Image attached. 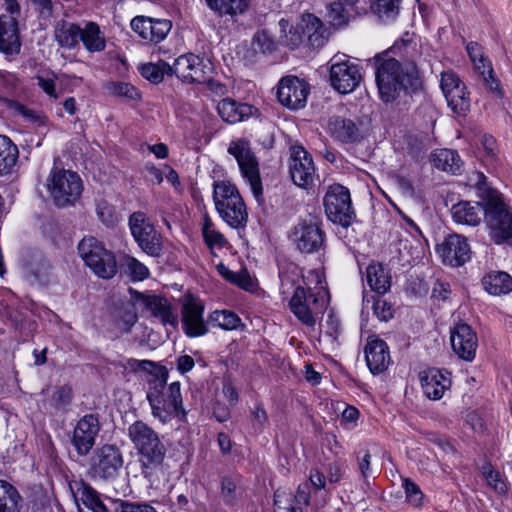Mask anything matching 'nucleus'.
<instances>
[{
	"label": "nucleus",
	"mask_w": 512,
	"mask_h": 512,
	"mask_svg": "<svg viewBox=\"0 0 512 512\" xmlns=\"http://www.w3.org/2000/svg\"><path fill=\"white\" fill-rule=\"evenodd\" d=\"M417 55L416 44L401 39L373 58L375 80L383 102L391 103L402 93L408 95L422 89L423 80L416 64Z\"/></svg>",
	"instance_id": "f257e3e1"
},
{
	"label": "nucleus",
	"mask_w": 512,
	"mask_h": 512,
	"mask_svg": "<svg viewBox=\"0 0 512 512\" xmlns=\"http://www.w3.org/2000/svg\"><path fill=\"white\" fill-rule=\"evenodd\" d=\"M128 435L137 451L142 476L151 484L159 481L167 449L158 433L143 421H136L129 426Z\"/></svg>",
	"instance_id": "f03ea898"
},
{
	"label": "nucleus",
	"mask_w": 512,
	"mask_h": 512,
	"mask_svg": "<svg viewBox=\"0 0 512 512\" xmlns=\"http://www.w3.org/2000/svg\"><path fill=\"white\" fill-rule=\"evenodd\" d=\"M167 372L160 377L154 376L148 381L147 400L151 407L152 415L163 424L173 418L184 419L186 411L183 407L180 382H172L166 388Z\"/></svg>",
	"instance_id": "7ed1b4c3"
},
{
	"label": "nucleus",
	"mask_w": 512,
	"mask_h": 512,
	"mask_svg": "<svg viewBox=\"0 0 512 512\" xmlns=\"http://www.w3.org/2000/svg\"><path fill=\"white\" fill-rule=\"evenodd\" d=\"M213 201L220 217L230 227L244 228L248 212L237 187L229 181H218L213 185Z\"/></svg>",
	"instance_id": "20e7f679"
},
{
	"label": "nucleus",
	"mask_w": 512,
	"mask_h": 512,
	"mask_svg": "<svg viewBox=\"0 0 512 512\" xmlns=\"http://www.w3.org/2000/svg\"><path fill=\"white\" fill-rule=\"evenodd\" d=\"M328 305V295L323 289L313 292L311 288L297 286L289 300L293 315L305 326L314 328L320 315Z\"/></svg>",
	"instance_id": "39448f33"
},
{
	"label": "nucleus",
	"mask_w": 512,
	"mask_h": 512,
	"mask_svg": "<svg viewBox=\"0 0 512 512\" xmlns=\"http://www.w3.org/2000/svg\"><path fill=\"white\" fill-rule=\"evenodd\" d=\"M78 253L85 265L99 278L111 279L117 273L114 253L94 236L84 237L78 244Z\"/></svg>",
	"instance_id": "423d86ee"
},
{
	"label": "nucleus",
	"mask_w": 512,
	"mask_h": 512,
	"mask_svg": "<svg viewBox=\"0 0 512 512\" xmlns=\"http://www.w3.org/2000/svg\"><path fill=\"white\" fill-rule=\"evenodd\" d=\"M47 189L57 207H68L79 200L83 191L80 176L71 170L54 167L47 180Z\"/></svg>",
	"instance_id": "0eeeda50"
},
{
	"label": "nucleus",
	"mask_w": 512,
	"mask_h": 512,
	"mask_svg": "<svg viewBox=\"0 0 512 512\" xmlns=\"http://www.w3.org/2000/svg\"><path fill=\"white\" fill-rule=\"evenodd\" d=\"M485 220L494 243L502 244L512 238V213L501 195L492 193L488 197Z\"/></svg>",
	"instance_id": "6e6552de"
},
{
	"label": "nucleus",
	"mask_w": 512,
	"mask_h": 512,
	"mask_svg": "<svg viewBox=\"0 0 512 512\" xmlns=\"http://www.w3.org/2000/svg\"><path fill=\"white\" fill-rule=\"evenodd\" d=\"M323 204L327 218L334 224L348 227L355 218L348 188L340 184L329 186Z\"/></svg>",
	"instance_id": "1a4fd4ad"
},
{
	"label": "nucleus",
	"mask_w": 512,
	"mask_h": 512,
	"mask_svg": "<svg viewBox=\"0 0 512 512\" xmlns=\"http://www.w3.org/2000/svg\"><path fill=\"white\" fill-rule=\"evenodd\" d=\"M228 153L237 160L243 178L249 183L254 196L259 198L263 192L262 182L259 164L250 143L245 139L232 141L229 144Z\"/></svg>",
	"instance_id": "9d476101"
},
{
	"label": "nucleus",
	"mask_w": 512,
	"mask_h": 512,
	"mask_svg": "<svg viewBox=\"0 0 512 512\" xmlns=\"http://www.w3.org/2000/svg\"><path fill=\"white\" fill-rule=\"evenodd\" d=\"M124 464L122 452L113 444L97 448L90 460V474L100 480H113L118 477Z\"/></svg>",
	"instance_id": "9b49d317"
},
{
	"label": "nucleus",
	"mask_w": 512,
	"mask_h": 512,
	"mask_svg": "<svg viewBox=\"0 0 512 512\" xmlns=\"http://www.w3.org/2000/svg\"><path fill=\"white\" fill-rule=\"evenodd\" d=\"M329 34L320 18L312 13H304L287 45L293 49L306 40L311 47L320 48L327 42Z\"/></svg>",
	"instance_id": "f8f14e48"
},
{
	"label": "nucleus",
	"mask_w": 512,
	"mask_h": 512,
	"mask_svg": "<svg viewBox=\"0 0 512 512\" xmlns=\"http://www.w3.org/2000/svg\"><path fill=\"white\" fill-rule=\"evenodd\" d=\"M360 67L346 56L333 57L330 65L331 86L341 94L353 92L361 83Z\"/></svg>",
	"instance_id": "ddd939ff"
},
{
	"label": "nucleus",
	"mask_w": 512,
	"mask_h": 512,
	"mask_svg": "<svg viewBox=\"0 0 512 512\" xmlns=\"http://www.w3.org/2000/svg\"><path fill=\"white\" fill-rule=\"evenodd\" d=\"M128 225L134 240L145 253L150 256L160 255L161 237L143 212L132 213Z\"/></svg>",
	"instance_id": "4468645a"
},
{
	"label": "nucleus",
	"mask_w": 512,
	"mask_h": 512,
	"mask_svg": "<svg viewBox=\"0 0 512 512\" xmlns=\"http://www.w3.org/2000/svg\"><path fill=\"white\" fill-rule=\"evenodd\" d=\"M211 74V63L193 53L181 55L173 63V75L183 82L199 84L210 82Z\"/></svg>",
	"instance_id": "2eb2a0df"
},
{
	"label": "nucleus",
	"mask_w": 512,
	"mask_h": 512,
	"mask_svg": "<svg viewBox=\"0 0 512 512\" xmlns=\"http://www.w3.org/2000/svg\"><path fill=\"white\" fill-rule=\"evenodd\" d=\"M290 240L301 253L313 254L324 249L326 238L318 224L302 221L293 227Z\"/></svg>",
	"instance_id": "dca6fc26"
},
{
	"label": "nucleus",
	"mask_w": 512,
	"mask_h": 512,
	"mask_svg": "<svg viewBox=\"0 0 512 512\" xmlns=\"http://www.w3.org/2000/svg\"><path fill=\"white\" fill-rule=\"evenodd\" d=\"M289 173L295 185L307 189L314 183L316 168L311 154L302 146H293L289 158Z\"/></svg>",
	"instance_id": "f3484780"
},
{
	"label": "nucleus",
	"mask_w": 512,
	"mask_h": 512,
	"mask_svg": "<svg viewBox=\"0 0 512 512\" xmlns=\"http://www.w3.org/2000/svg\"><path fill=\"white\" fill-rule=\"evenodd\" d=\"M309 94V85L297 76L283 77L277 87V99L291 110L303 108Z\"/></svg>",
	"instance_id": "a211bd4d"
},
{
	"label": "nucleus",
	"mask_w": 512,
	"mask_h": 512,
	"mask_svg": "<svg viewBox=\"0 0 512 512\" xmlns=\"http://www.w3.org/2000/svg\"><path fill=\"white\" fill-rule=\"evenodd\" d=\"M440 87L449 107L454 112L463 114L469 110L470 99L466 87L456 73L453 71L442 72Z\"/></svg>",
	"instance_id": "6ab92c4d"
},
{
	"label": "nucleus",
	"mask_w": 512,
	"mask_h": 512,
	"mask_svg": "<svg viewBox=\"0 0 512 512\" xmlns=\"http://www.w3.org/2000/svg\"><path fill=\"white\" fill-rule=\"evenodd\" d=\"M100 431L99 418L95 414H86L74 427L71 443L79 456H86L95 445Z\"/></svg>",
	"instance_id": "aec40b11"
},
{
	"label": "nucleus",
	"mask_w": 512,
	"mask_h": 512,
	"mask_svg": "<svg viewBox=\"0 0 512 512\" xmlns=\"http://www.w3.org/2000/svg\"><path fill=\"white\" fill-rule=\"evenodd\" d=\"M204 306L202 302L193 297L187 298L181 310L182 329L189 338L204 336L209 329L203 318Z\"/></svg>",
	"instance_id": "412c9836"
},
{
	"label": "nucleus",
	"mask_w": 512,
	"mask_h": 512,
	"mask_svg": "<svg viewBox=\"0 0 512 512\" xmlns=\"http://www.w3.org/2000/svg\"><path fill=\"white\" fill-rule=\"evenodd\" d=\"M451 346L462 360L472 361L478 347V338L474 330L466 323H458L451 330Z\"/></svg>",
	"instance_id": "4be33fe9"
},
{
	"label": "nucleus",
	"mask_w": 512,
	"mask_h": 512,
	"mask_svg": "<svg viewBox=\"0 0 512 512\" xmlns=\"http://www.w3.org/2000/svg\"><path fill=\"white\" fill-rule=\"evenodd\" d=\"M326 132L334 141L342 144L357 143L363 138L358 122L339 115L329 117Z\"/></svg>",
	"instance_id": "5701e85b"
},
{
	"label": "nucleus",
	"mask_w": 512,
	"mask_h": 512,
	"mask_svg": "<svg viewBox=\"0 0 512 512\" xmlns=\"http://www.w3.org/2000/svg\"><path fill=\"white\" fill-rule=\"evenodd\" d=\"M131 28L142 39L151 43H159L167 37L172 23L167 19L136 16L131 20Z\"/></svg>",
	"instance_id": "b1692460"
},
{
	"label": "nucleus",
	"mask_w": 512,
	"mask_h": 512,
	"mask_svg": "<svg viewBox=\"0 0 512 512\" xmlns=\"http://www.w3.org/2000/svg\"><path fill=\"white\" fill-rule=\"evenodd\" d=\"M443 262L452 267H458L470 259V246L467 240L458 235L452 234L445 238L443 243L437 247Z\"/></svg>",
	"instance_id": "393cba45"
},
{
	"label": "nucleus",
	"mask_w": 512,
	"mask_h": 512,
	"mask_svg": "<svg viewBox=\"0 0 512 512\" xmlns=\"http://www.w3.org/2000/svg\"><path fill=\"white\" fill-rule=\"evenodd\" d=\"M449 373L437 368H428L419 375L423 394L430 400H439L451 386Z\"/></svg>",
	"instance_id": "a878e982"
},
{
	"label": "nucleus",
	"mask_w": 512,
	"mask_h": 512,
	"mask_svg": "<svg viewBox=\"0 0 512 512\" xmlns=\"http://www.w3.org/2000/svg\"><path fill=\"white\" fill-rule=\"evenodd\" d=\"M364 353L367 366L373 374L385 371L391 362L388 345L378 337H368Z\"/></svg>",
	"instance_id": "bb28decb"
},
{
	"label": "nucleus",
	"mask_w": 512,
	"mask_h": 512,
	"mask_svg": "<svg viewBox=\"0 0 512 512\" xmlns=\"http://www.w3.org/2000/svg\"><path fill=\"white\" fill-rule=\"evenodd\" d=\"M21 41L18 20L14 16L0 15V52L6 56L20 53Z\"/></svg>",
	"instance_id": "cd10ccee"
},
{
	"label": "nucleus",
	"mask_w": 512,
	"mask_h": 512,
	"mask_svg": "<svg viewBox=\"0 0 512 512\" xmlns=\"http://www.w3.org/2000/svg\"><path fill=\"white\" fill-rule=\"evenodd\" d=\"M142 303L150 314L159 319L163 325L175 328L178 324V316L174 312L170 301L158 295H143Z\"/></svg>",
	"instance_id": "c85d7f7f"
},
{
	"label": "nucleus",
	"mask_w": 512,
	"mask_h": 512,
	"mask_svg": "<svg viewBox=\"0 0 512 512\" xmlns=\"http://www.w3.org/2000/svg\"><path fill=\"white\" fill-rule=\"evenodd\" d=\"M217 111L223 121L235 124L249 118L253 114L254 107L231 98H225L218 103Z\"/></svg>",
	"instance_id": "c756f323"
},
{
	"label": "nucleus",
	"mask_w": 512,
	"mask_h": 512,
	"mask_svg": "<svg viewBox=\"0 0 512 512\" xmlns=\"http://www.w3.org/2000/svg\"><path fill=\"white\" fill-rule=\"evenodd\" d=\"M451 214L453 220L458 224L477 226L480 224L485 207L479 203L462 201L452 206Z\"/></svg>",
	"instance_id": "7c9ffc66"
},
{
	"label": "nucleus",
	"mask_w": 512,
	"mask_h": 512,
	"mask_svg": "<svg viewBox=\"0 0 512 512\" xmlns=\"http://www.w3.org/2000/svg\"><path fill=\"white\" fill-rule=\"evenodd\" d=\"M81 26L67 21L59 20L54 25V38L58 45L62 48L72 50L75 49L80 40Z\"/></svg>",
	"instance_id": "2f4dec72"
},
{
	"label": "nucleus",
	"mask_w": 512,
	"mask_h": 512,
	"mask_svg": "<svg viewBox=\"0 0 512 512\" xmlns=\"http://www.w3.org/2000/svg\"><path fill=\"white\" fill-rule=\"evenodd\" d=\"M89 53H99L106 49V37L100 26L93 21H87L81 28L80 40Z\"/></svg>",
	"instance_id": "473e14b6"
},
{
	"label": "nucleus",
	"mask_w": 512,
	"mask_h": 512,
	"mask_svg": "<svg viewBox=\"0 0 512 512\" xmlns=\"http://www.w3.org/2000/svg\"><path fill=\"white\" fill-rule=\"evenodd\" d=\"M433 166L439 170L460 174L463 162L455 150L437 149L431 154Z\"/></svg>",
	"instance_id": "72a5a7b5"
},
{
	"label": "nucleus",
	"mask_w": 512,
	"mask_h": 512,
	"mask_svg": "<svg viewBox=\"0 0 512 512\" xmlns=\"http://www.w3.org/2000/svg\"><path fill=\"white\" fill-rule=\"evenodd\" d=\"M482 285L491 295H505L512 291V277L504 271H491L482 278Z\"/></svg>",
	"instance_id": "f704fd0d"
},
{
	"label": "nucleus",
	"mask_w": 512,
	"mask_h": 512,
	"mask_svg": "<svg viewBox=\"0 0 512 512\" xmlns=\"http://www.w3.org/2000/svg\"><path fill=\"white\" fill-rule=\"evenodd\" d=\"M302 277V269L296 263L286 261L279 264L280 293L288 296L294 292Z\"/></svg>",
	"instance_id": "c9c22d12"
},
{
	"label": "nucleus",
	"mask_w": 512,
	"mask_h": 512,
	"mask_svg": "<svg viewBox=\"0 0 512 512\" xmlns=\"http://www.w3.org/2000/svg\"><path fill=\"white\" fill-rule=\"evenodd\" d=\"M207 6L220 17L235 19L249 8L248 0H205Z\"/></svg>",
	"instance_id": "e433bc0d"
},
{
	"label": "nucleus",
	"mask_w": 512,
	"mask_h": 512,
	"mask_svg": "<svg viewBox=\"0 0 512 512\" xmlns=\"http://www.w3.org/2000/svg\"><path fill=\"white\" fill-rule=\"evenodd\" d=\"M367 283L379 295L385 294L391 286V278L381 264L369 265L366 269Z\"/></svg>",
	"instance_id": "4c0bfd02"
},
{
	"label": "nucleus",
	"mask_w": 512,
	"mask_h": 512,
	"mask_svg": "<svg viewBox=\"0 0 512 512\" xmlns=\"http://www.w3.org/2000/svg\"><path fill=\"white\" fill-rule=\"evenodd\" d=\"M22 497L7 481L0 480V512H20Z\"/></svg>",
	"instance_id": "58836bf2"
},
{
	"label": "nucleus",
	"mask_w": 512,
	"mask_h": 512,
	"mask_svg": "<svg viewBox=\"0 0 512 512\" xmlns=\"http://www.w3.org/2000/svg\"><path fill=\"white\" fill-rule=\"evenodd\" d=\"M472 63L475 70L478 71L482 77L483 82L489 91L494 93L497 97L502 98L504 96V91L500 85V81L494 76V70L490 60L486 58Z\"/></svg>",
	"instance_id": "ea45409f"
},
{
	"label": "nucleus",
	"mask_w": 512,
	"mask_h": 512,
	"mask_svg": "<svg viewBox=\"0 0 512 512\" xmlns=\"http://www.w3.org/2000/svg\"><path fill=\"white\" fill-rule=\"evenodd\" d=\"M17 146L4 135H0V175L7 174L14 167L18 158Z\"/></svg>",
	"instance_id": "a19ab883"
},
{
	"label": "nucleus",
	"mask_w": 512,
	"mask_h": 512,
	"mask_svg": "<svg viewBox=\"0 0 512 512\" xmlns=\"http://www.w3.org/2000/svg\"><path fill=\"white\" fill-rule=\"evenodd\" d=\"M139 72L151 83L158 84L163 81L165 75H173V65L163 60L156 63H145L139 67Z\"/></svg>",
	"instance_id": "79ce46f5"
},
{
	"label": "nucleus",
	"mask_w": 512,
	"mask_h": 512,
	"mask_svg": "<svg viewBox=\"0 0 512 512\" xmlns=\"http://www.w3.org/2000/svg\"><path fill=\"white\" fill-rule=\"evenodd\" d=\"M209 322L223 330H235L241 324L240 317L230 310H215L209 315Z\"/></svg>",
	"instance_id": "37998d69"
},
{
	"label": "nucleus",
	"mask_w": 512,
	"mask_h": 512,
	"mask_svg": "<svg viewBox=\"0 0 512 512\" xmlns=\"http://www.w3.org/2000/svg\"><path fill=\"white\" fill-rule=\"evenodd\" d=\"M354 6L335 0L327 6L326 17L334 27H341L349 21V12Z\"/></svg>",
	"instance_id": "c03bdc74"
},
{
	"label": "nucleus",
	"mask_w": 512,
	"mask_h": 512,
	"mask_svg": "<svg viewBox=\"0 0 512 512\" xmlns=\"http://www.w3.org/2000/svg\"><path fill=\"white\" fill-rule=\"evenodd\" d=\"M274 512H303L300 505L295 503L291 491L277 489L274 493Z\"/></svg>",
	"instance_id": "a18cd8bd"
},
{
	"label": "nucleus",
	"mask_w": 512,
	"mask_h": 512,
	"mask_svg": "<svg viewBox=\"0 0 512 512\" xmlns=\"http://www.w3.org/2000/svg\"><path fill=\"white\" fill-rule=\"evenodd\" d=\"M370 302H372L374 314L379 320L386 322L393 317L394 310L392 305L380 296L375 298L374 296L364 294L363 308H366Z\"/></svg>",
	"instance_id": "49530a36"
},
{
	"label": "nucleus",
	"mask_w": 512,
	"mask_h": 512,
	"mask_svg": "<svg viewBox=\"0 0 512 512\" xmlns=\"http://www.w3.org/2000/svg\"><path fill=\"white\" fill-rule=\"evenodd\" d=\"M202 235L204 242L210 247L222 248L226 244V239L222 233L214 228V224L208 214L203 216Z\"/></svg>",
	"instance_id": "de8ad7c7"
},
{
	"label": "nucleus",
	"mask_w": 512,
	"mask_h": 512,
	"mask_svg": "<svg viewBox=\"0 0 512 512\" xmlns=\"http://www.w3.org/2000/svg\"><path fill=\"white\" fill-rule=\"evenodd\" d=\"M401 0H372L371 9L382 19H393L399 12Z\"/></svg>",
	"instance_id": "09e8293b"
},
{
	"label": "nucleus",
	"mask_w": 512,
	"mask_h": 512,
	"mask_svg": "<svg viewBox=\"0 0 512 512\" xmlns=\"http://www.w3.org/2000/svg\"><path fill=\"white\" fill-rule=\"evenodd\" d=\"M8 107L17 115L21 116L25 121L30 123H37L38 125H45L47 119L45 116L37 113L35 110L30 109L22 103L14 100L8 101Z\"/></svg>",
	"instance_id": "8fccbe9b"
},
{
	"label": "nucleus",
	"mask_w": 512,
	"mask_h": 512,
	"mask_svg": "<svg viewBox=\"0 0 512 512\" xmlns=\"http://www.w3.org/2000/svg\"><path fill=\"white\" fill-rule=\"evenodd\" d=\"M105 87L111 95L116 97H126L132 100L140 98L139 91L130 83L111 81Z\"/></svg>",
	"instance_id": "3c124183"
},
{
	"label": "nucleus",
	"mask_w": 512,
	"mask_h": 512,
	"mask_svg": "<svg viewBox=\"0 0 512 512\" xmlns=\"http://www.w3.org/2000/svg\"><path fill=\"white\" fill-rule=\"evenodd\" d=\"M253 49L261 53H271L276 49V42L267 30H261L254 34Z\"/></svg>",
	"instance_id": "603ef678"
},
{
	"label": "nucleus",
	"mask_w": 512,
	"mask_h": 512,
	"mask_svg": "<svg viewBox=\"0 0 512 512\" xmlns=\"http://www.w3.org/2000/svg\"><path fill=\"white\" fill-rule=\"evenodd\" d=\"M125 266L133 280L141 281L146 279L149 275L148 268L134 257H127L125 259Z\"/></svg>",
	"instance_id": "864d4df0"
},
{
	"label": "nucleus",
	"mask_w": 512,
	"mask_h": 512,
	"mask_svg": "<svg viewBox=\"0 0 512 512\" xmlns=\"http://www.w3.org/2000/svg\"><path fill=\"white\" fill-rule=\"evenodd\" d=\"M83 503L93 512H108L106 505L101 501L94 490H86L83 493Z\"/></svg>",
	"instance_id": "5fc2aeb1"
},
{
	"label": "nucleus",
	"mask_w": 512,
	"mask_h": 512,
	"mask_svg": "<svg viewBox=\"0 0 512 512\" xmlns=\"http://www.w3.org/2000/svg\"><path fill=\"white\" fill-rule=\"evenodd\" d=\"M137 321V315L133 308L123 309L120 311L119 319L116 322L117 327L122 332H129Z\"/></svg>",
	"instance_id": "6e6d98bb"
},
{
	"label": "nucleus",
	"mask_w": 512,
	"mask_h": 512,
	"mask_svg": "<svg viewBox=\"0 0 512 512\" xmlns=\"http://www.w3.org/2000/svg\"><path fill=\"white\" fill-rule=\"evenodd\" d=\"M97 215L100 221L107 227L114 226L117 222V216L113 206L107 203H101L97 206Z\"/></svg>",
	"instance_id": "4d7b16f0"
},
{
	"label": "nucleus",
	"mask_w": 512,
	"mask_h": 512,
	"mask_svg": "<svg viewBox=\"0 0 512 512\" xmlns=\"http://www.w3.org/2000/svg\"><path fill=\"white\" fill-rule=\"evenodd\" d=\"M403 488L405 490L406 498L413 504H420L423 498L419 486L409 478L403 480Z\"/></svg>",
	"instance_id": "13d9d810"
},
{
	"label": "nucleus",
	"mask_w": 512,
	"mask_h": 512,
	"mask_svg": "<svg viewBox=\"0 0 512 512\" xmlns=\"http://www.w3.org/2000/svg\"><path fill=\"white\" fill-rule=\"evenodd\" d=\"M236 482L231 477H224L221 482V495L227 504H233L236 500Z\"/></svg>",
	"instance_id": "bf43d9fd"
},
{
	"label": "nucleus",
	"mask_w": 512,
	"mask_h": 512,
	"mask_svg": "<svg viewBox=\"0 0 512 512\" xmlns=\"http://www.w3.org/2000/svg\"><path fill=\"white\" fill-rule=\"evenodd\" d=\"M73 398V390L68 385H63L54 393L53 399L57 407L66 406L71 403Z\"/></svg>",
	"instance_id": "052dcab7"
},
{
	"label": "nucleus",
	"mask_w": 512,
	"mask_h": 512,
	"mask_svg": "<svg viewBox=\"0 0 512 512\" xmlns=\"http://www.w3.org/2000/svg\"><path fill=\"white\" fill-rule=\"evenodd\" d=\"M252 421L253 425L259 430H263L268 423V414L260 402H257L252 410Z\"/></svg>",
	"instance_id": "680f3d73"
},
{
	"label": "nucleus",
	"mask_w": 512,
	"mask_h": 512,
	"mask_svg": "<svg viewBox=\"0 0 512 512\" xmlns=\"http://www.w3.org/2000/svg\"><path fill=\"white\" fill-rule=\"evenodd\" d=\"M232 284L246 290V291H253L255 288V283L247 270H240L236 272L235 278L232 282Z\"/></svg>",
	"instance_id": "e2e57ef3"
},
{
	"label": "nucleus",
	"mask_w": 512,
	"mask_h": 512,
	"mask_svg": "<svg viewBox=\"0 0 512 512\" xmlns=\"http://www.w3.org/2000/svg\"><path fill=\"white\" fill-rule=\"evenodd\" d=\"M341 334L340 321L333 315H329L326 320L325 335L331 338L332 341H337Z\"/></svg>",
	"instance_id": "0e129e2a"
},
{
	"label": "nucleus",
	"mask_w": 512,
	"mask_h": 512,
	"mask_svg": "<svg viewBox=\"0 0 512 512\" xmlns=\"http://www.w3.org/2000/svg\"><path fill=\"white\" fill-rule=\"evenodd\" d=\"M121 512H157V510L147 503H134L122 501L120 504Z\"/></svg>",
	"instance_id": "69168bd1"
},
{
	"label": "nucleus",
	"mask_w": 512,
	"mask_h": 512,
	"mask_svg": "<svg viewBox=\"0 0 512 512\" xmlns=\"http://www.w3.org/2000/svg\"><path fill=\"white\" fill-rule=\"evenodd\" d=\"M125 368H129L133 372H137L139 370L148 371L150 368L155 367V363L150 360H137V359H127L124 365Z\"/></svg>",
	"instance_id": "338daca9"
},
{
	"label": "nucleus",
	"mask_w": 512,
	"mask_h": 512,
	"mask_svg": "<svg viewBox=\"0 0 512 512\" xmlns=\"http://www.w3.org/2000/svg\"><path fill=\"white\" fill-rule=\"evenodd\" d=\"M295 503L303 506H307L310 501V486L308 483H304L298 486L296 494H294Z\"/></svg>",
	"instance_id": "774afa93"
}]
</instances>
